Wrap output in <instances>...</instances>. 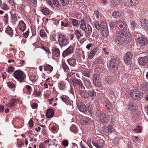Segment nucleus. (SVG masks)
I'll use <instances>...</instances> for the list:
<instances>
[{
    "label": "nucleus",
    "mask_w": 148,
    "mask_h": 148,
    "mask_svg": "<svg viewBox=\"0 0 148 148\" xmlns=\"http://www.w3.org/2000/svg\"><path fill=\"white\" fill-rule=\"evenodd\" d=\"M126 32H122L121 31H117L116 33V36L115 37V41L116 44L122 45L125 42L126 37L125 35Z\"/></svg>",
    "instance_id": "obj_1"
},
{
    "label": "nucleus",
    "mask_w": 148,
    "mask_h": 148,
    "mask_svg": "<svg viewBox=\"0 0 148 148\" xmlns=\"http://www.w3.org/2000/svg\"><path fill=\"white\" fill-rule=\"evenodd\" d=\"M120 62V60L118 58H112L109 67L110 71L113 73L115 72L118 69Z\"/></svg>",
    "instance_id": "obj_2"
},
{
    "label": "nucleus",
    "mask_w": 148,
    "mask_h": 148,
    "mask_svg": "<svg viewBox=\"0 0 148 148\" xmlns=\"http://www.w3.org/2000/svg\"><path fill=\"white\" fill-rule=\"evenodd\" d=\"M116 27L119 29H121L123 32H126L127 29V25L123 21L119 20L115 23Z\"/></svg>",
    "instance_id": "obj_3"
},
{
    "label": "nucleus",
    "mask_w": 148,
    "mask_h": 148,
    "mask_svg": "<svg viewBox=\"0 0 148 148\" xmlns=\"http://www.w3.org/2000/svg\"><path fill=\"white\" fill-rule=\"evenodd\" d=\"M24 73L20 71H16L13 73L14 77L20 82H22L24 80L25 77Z\"/></svg>",
    "instance_id": "obj_4"
},
{
    "label": "nucleus",
    "mask_w": 148,
    "mask_h": 148,
    "mask_svg": "<svg viewBox=\"0 0 148 148\" xmlns=\"http://www.w3.org/2000/svg\"><path fill=\"white\" fill-rule=\"evenodd\" d=\"M58 36V42L60 45L65 46L68 44L69 42L66 35L62 34H59Z\"/></svg>",
    "instance_id": "obj_5"
},
{
    "label": "nucleus",
    "mask_w": 148,
    "mask_h": 148,
    "mask_svg": "<svg viewBox=\"0 0 148 148\" xmlns=\"http://www.w3.org/2000/svg\"><path fill=\"white\" fill-rule=\"evenodd\" d=\"M130 95L134 99H138L142 98L143 97V94L140 93L138 91L136 90H132L130 92Z\"/></svg>",
    "instance_id": "obj_6"
},
{
    "label": "nucleus",
    "mask_w": 148,
    "mask_h": 148,
    "mask_svg": "<svg viewBox=\"0 0 148 148\" xmlns=\"http://www.w3.org/2000/svg\"><path fill=\"white\" fill-rule=\"evenodd\" d=\"M71 80L74 85L76 86H77L80 89L83 88L84 90H85V88L84 86L83 83L80 79H78L76 78H72L70 80Z\"/></svg>",
    "instance_id": "obj_7"
},
{
    "label": "nucleus",
    "mask_w": 148,
    "mask_h": 148,
    "mask_svg": "<svg viewBox=\"0 0 148 148\" xmlns=\"http://www.w3.org/2000/svg\"><path fill=\"white\" fill-rule=\"evenodd\" d=\"M136 42L138 46L143 47L146 45L148 42L145 38L144 37H138L136 40Z\"/></svg>",
    "instance_id": "obj_8"
},
{
    "label": "nucleus",
    "mask_w": 148,
    "mask_h": 148,
    "mask_svg": "<svg viewBox=\"0 0 148 148\" xmlns=\"http://www.w3.org/2000/svg\"><path fill=\"white\" fill-rule=\"evenodd\" d=\"M77 107L79 110L81 112L85 113L87 112V108L84 104L80 101L76 102Z\"/></svg>",
    "instance_id": "obj_9"
},
{
    "label": "nucleus",
    "mask_w": 148,
    "mask_h": 148,
    "mask_svg": "<svg viewBox=\"0 0 148 148\" xmlns=\"http://www.w3.org/2000/svg\"><path fill=\"white\" fill-rule=\"evenodd\" d=\"M101 78L99 75L95 74L93 75V80L94 85L97 87H100L101 86Z\"/></svg>",
    "instance_id": "obj_10"
},
{
    "label": "nucleus",
    "mask_w": 148,
    "mask_h": 148,
    "mask_svg": "<svg viewBox=\"0 0 148 148\" xmlns=\"http://www.w3.org/2000/svg\"><path fill=\"white\" fill-rule=\"evenodd\" d=\"M128 109L132 112H134L137 109L136 102L133 100L130 101L128 104Z\"/></svg>",
    "instance_id": "obj_11"
},
{
    "label": "nucleus",
    "mask_w": 148,
    "mask_h": 148,
    "mask_svg": "<svg viewBox=\"0 0 148 148\" xmlns=\"http://www.w3.org/2000/svg\"><path fill=\"white\" fill-rule=\"evenodd\" d=\"M132 53L130 52L126 53L124 56V61L126 64H129L131 63V59L133 56Z\"/></svg>",
    "instance_id": "obj_12"
},
{
    "label": "nucleus",
    "mask_w": 148,
    "mask_h": 148,
    "mask_svg": "<svg viewBox=\"0 0 148 148\" xmlns=\"http://www.w3.org/2000/svg\"><path fill=\"white\" fill-rule=\"evenodd\" d=\"M92 143L97 148H102L104 145V141L102 139H99L96 141H92Z\"/></svg>",
    "instance_id": "obj_13"
},
{
    "label": "nucleus",
    "mask_w": 148,
    "mask_h": 148,
    "mask_svg": "<svg viewBox=\"0 0 148 148\" xmlns=\"http://www.w3.org/2000/svg\"><path fill=\"white\" fill-rule=\"evenodd\" d=\"M74 48L72 46H71L65 50L62 54V56L63 57L69 56L72 53L74 50Z\"/></svg>",
    "instance_id": "obj_14"
},
{
    "label": "nucleus",
    "mask_w": 148,
    "mask_h": 148,
    "mask_svg": "<svg viewBox=\"0 0 148 148\" xmlns=\"http://www.w3.org/2000/svg\"><path fill=\"white\" fill-rule=\"evenodd\" d=\"M138 60L140 65L144 66L148 62V57H140L138 58Z\"/></svg>",
    "instance_id": "obj_15"
},
{
    "label": "nucleus",
    "mask_w": 148,
    "mask_h": 148,
    "mask_svg": "<svg viewBox=\"0 0 148 148\" xmlns=\"http://www.w3.org/2000/svg\"><path fill=\"white\" fill-rule=\"evenodd\" d=\"M98 119L101 122L104 123L108 122L110 120L109 116L105 114H102Z\"/></svg>",
    "instance_id": "obj_16"
},
{
    "label": "nucleus",
    "mask_w": 148,
    "mask_h": 148,
    "mask_svg": "<svg viewBox=\"0 0 148 148\" xmlns=\"http://www.w3.org/2000/svg\"><path fill=\"white\" fill-rule=\"evenodd\" d=\"M87 98L89 97L92 99L94 97L96 96V92L94 91L92 88H89L87 91Z\"/></svg>",
    "instance_id": "obj_17"
},
{
    "label": "nucleus",
    "mask_w": 148,
    "mask_h": 148,
    "mask_svg": "<svg viewBox=\"0 0 148 148\" xmlns=\"http://www.w3.org/2000/svg\"><path fill=\"white\" fill-rule=\"evenodd\" d=\"M92 32V29L91 26L89 24H88L86 28L85 32V36L87 38H90Z\"/></svg>",
    "instance_id": "obj_18"
},
{
    "label": "nucleus",
    "mask_w": 148,
    "mask_h": 148,
    "mask_svg": "<svg viewBox=\"0 0 148 148\" xmlns=\"http://www.w3.org/2000/svg\"><path fill=\"white\" fill-rule=\"evenodd\" d=\"M79 144L81 148H88L87 145L90 148H93L90 143L88 142L87 143L84 140L80 142Z\"/></svg>",
    "instance_id": "obj_19"
},
{
    "label": "nucleus",
    "mask_w": 148,
    "mask_h": 148,
    "mask_svg": "<svg viewBox=\"0 0 148 148\" xmlns=\"http://www.w3.org/2000/svg\"><path fill=\"white\" fill-rule=\"evenodd\" d=\"M141 26L148 31V21L146 19H142L140 21Z\"/></svg>",
    "instance_id": "obj_20"
},
{
    "label": "nucleus",
    "mask_w": 148,
    "mask_h": 148,
    "mask_svg": "<svg viewBox=\"0 0 148 148\" xmlns=\"http://www.w3.org/2000/svg\"><path fill=\"white\" fill-rule=\"evenodd\" d=\"M54 113V112L53 109H49L46 113V116L48 118H51L53 116Z\"/></svg>",
    "instance_id": "obj_21"
},
{
    "label": "nucleus",
    "mask_w": 148,
    "mask_h": 148,
    "mask_svg": "<svg viewBox=\"0 0 148 148\" xmlns=\"http://www.w3.org/2000/svg\"><path fill=\"white\" fill-rule=\"evenodd\" d=\"M105 106L108 109L110 112L112 109L113 108L112 103L109 101H105Z\"/></svg>",
    "instance_id": "obj_22"
},
{
    "label": "nucleus",
    "mask_w": 148,
    "mask_h": 148,
    "mask_svg": "<svg viewBox=\"0 0 148 148\" xmlns=\"http://www.w3.org/2000/svg\"><path fill=\"white\" fill-rule=\"evenodd\" d=\"M67 61L69 65L72 66H74L76 64V60L74 58L68 59Z\"/></svg>",
    "instance_id": "obj_23"
},
{
    "label": "nucleus",
    "mask_w": 148,
    "mask_h": 148,
    "mask_svg": "<svg viewBox=\"0 0 148 148\" xmlns=\"http://www.w3.org/2000/svg\"><path fill=\"white\" fill-rule=\"evenodd\" d=\"M18 27L21 30L23 31L26 28V25L23 21H21L19 22Z\"/></svg>",
    "instance_id": "obj_24"
},
{
    "label": "nucleus",
    "mask_w": 148,
    "mask_h": 148,
    "mask_svg": "<svg viewBox=\"0 0 148 148\" xmlns=\"http://www.w3.org/2000/svg\"><path fill=\"white\" fill-rule=\"evenodd\" d=\"M95 112L96 116L98 118L103 114L101 111L99 106H97L96 107L95 110Z\"/></svg>",
    "instance_id": "obj_25"
},
{
    "label": "nucleus",
    "mask_w": 148,
    "mask_h": 148,
    "mask_svg": "<svg viewBox=\"0 0 148 148\" xmlns=\"http://www.w3.org/2000/svg\"><path fill=\"white\" fill-rule=\"evenodd\" d=\"M79 23L80 24V28L82 30L85 31L86 27L84 21L83 19L79 21Z\"/></svg>",
    "instance_id": "obj_26"
},
{
    "label": "nucleus",
    "mask_w": 148,
    "mask_h": 148,
    "mask_svg": "<svg viewBox=\"0 0 148 148\" xmlns=\"http://www.w3.org/2000/svg\"><path fill=\"white\" fill-rule=\"evenodd\" d=\"M113 130L112 126L110 125L105 128L104 129V132L105 133H111Z\"/></svg>",
    "instance_id": "obj_27"
},
{
    "label": "nucleus",
    "mask_w": 148,
    "mask_h": 148,
    "mask_svg": "<svg viewBox=\"0 0 148 148\" xmlns=\"http://www.w3.org/2000/svg\"><path fill=\"white\" fill-rule=\"evenodd\" d=\"M78 92L82 97L84 99L87 98L86 90H79Z\"/></svg>",
    "instance_id": "obj_28"
},
{
    "label": "nucleus",
    "mask_w": 148,
    "mask_h": 148,
    "mask_svg": "<svg viewBox=\"0 0 148 148\" xmlns=\"http://www.w3.org/2000/svg\"><path fill=\"white\" fill-rule=\"evenodd\" d=\"M89 121L88 118H83L80 120V122L82 125H87L89 123Z\"/></svg>",
    "instance_id": "obj_29"
},
{
    "label": "nucleus",
    "mask_w": 148,
    "mask_h": 148,
    "mask_svg": "<svg viewBox=\"0 0 148 148\" xmlns=\"http://www.w3.org/2000/svg\"><path fill=\"white\" fill-rule=\"evenodd\" d=\"M10 13L11 14V19L12 22L15 23L17 21V14L15 13H13L10 12Z\"/></svg>",
    "instance_id": "obj_30"
},
{
    "label": "nucleus",
    "mask_w": 148,
    "mask_h": 148,
    "mask_svg": "<svg viewBox=\"0 0 148 148\" xmlns=\"http://www.w3.org/2000/svg\"><path fill=\"white\" fill-rule=\"evenodd\" d=\"M113 80L112 77L109 76H107L106 77L104 81L106 83L109 84L113 82Z\"/></svg>",
    "instance_id": "obj_31"
},
{
    "label": "nucleus",
    "mask_w": 148,
    "mask_h": 148,
    "mask_svg": "<svg viewBox=\"0 0 148 148\" xmlns=\"http://www.w3.org/2000/svg\"><path fill=\"white\" fill-rule=\"evenodd\" d=\"M52 53L56 57H58L60 55V51L58 48H53L52 49Z\"/></svg>",
    "instance_id": "obj_32"
},
{
    "label": "nucleus",
    "mask_w": 148,
    "mask_h": 148,
    "mask_svg": "<svg viewBox=\"0 0 148 148\" xmlns=\"http://www.w3.org/2000/svg\"><path fill=\"white\" fill-rule=\"evenodd\" d=\"M75 34L77 39H79L81 36L83 35V33L81 30L77 29L75 31Z\"/></svg>",
    "instance_id": "obj_33"
},
{
    "label": "nucleus",
    "mask_w": 148,
    "mask_h": 148,
    "mask_svg": "<svg viewBox=\"0 0 148 148\" xmlns=\"http://www.w3.org/2000/svg\"><path fill=\"white\" fill-rule=\"evenodd\" d=\"M97 51V48H95L91 52L88 56L89 59H91L93 56L95 55L96 52Z\"/></svg>",
    "instance_id": "obj_34"
},
{
    "label": "nucleus",
    "mask_w": 148,
    "mask_h": 148,
    "mask_svg": "<svg viewBox=\"0 0 148 148\" xmlns=\"http://www.w3.org/2000/svg\"><path fill=\"white\" fill-rule=\"evenodd\" d=\"M62 67L65 72H67L69 68L65 62H62Z\"/></svg>",
    "instance_id": "obj_35"
},
{
    "label": "nucleus",
    "mask_w": 148,
    "mask_h": 148,
    "mask_svg": "<svg viewBox=\"0 0 148 148\" xmlns=\"http://www.w3.org/2000/svg\"><path fill=\"white\" fill-rule=\"evenodd\" d=\"M84 83L85 85L86 88L89 89V88H92L91 87V83L89 80L85 79L84 81Z\"/></svg>",
    "instance_id": "obj_36"
},
{
    "label": "nucleus",
    "mask_w": 148,
    "mask_h": 148,
    "mask_svg": "<svg viewBox=\"0 0 148 148\" xmlns=\"http://www.w3.org/2000/svg\"><path fill=\"white\" fill-rule=\"evenodd\" d=\"M123 3L124 5L127 7H130L132 6L131 0H123Z\"/></svg>",
    "instance_id": "obj_37"
},
{
    "label": "nucleus",
    "mask_w": 148,
    "mask_h": 148,
    "mask_svg": "<svg viewBox=\"0 0 148 148\" xmlns=\"http://www.w3.org/2000/svg\"><path fill=\"white\" fill-rule=\"evenodd\" d=\"M108 29H101V34L103 37H106L108 35Z\"/></svg>",
    "instance_id": "obj_38"
},
{
    "label": "nucleus",
    "mask_w": 148,
    "mask_h": 148,
    "mask_svg": "<svg viewBox=\"0 0 148 148\" xmlns=\"http://www.w3.org/2000/svg\"><path fill=\"white\" fill-rule=\"evenodd\" d=\"M41 11L45 15H48L50 13L48 9L46 7L42 9Z\"/></svg>",
    "instance_id": "obj_39"
},
{
    "label": "nucleus",
    "mask_w": 148,
    "mask_h": 148,
    "mask_svg": "<svg viewBox=\"0 0 148 148\" xmlns=\"http://www.w3.org/2000/svg\"><path fill=\"white\" fill-rule=\"evenodd\" d=\"M122 12L119 11H115L112 13V16L114 18H117L121 15Z\"/></svg>",
    "instance_id": "obj_40"
},
{
    "label": "nucleus",
    "mask_w": 148,
    "mask_h": 148,
    "mask_svg": "<svg viewBox=\"0 0 148 148\" xmlns=\"http://www.w3.org/2000/svg\"><path fill=\"white\" fill-rule=\"evenodd\" d=\"M95 27L97 29H99L101 28V22L98 21H96L94 24Z\"/></svg>",
    "instance_id": "obj_41"
},
{
    "label": "nucleus",
    "mask_w": 148,
    "mask_h": 148,
    "mask_svg": "<svg viewBox=\"0 0 148 148\" xmlns=\"http://www.w3.org/2000/svg\"><path fill=\"white\" fill-rule=\"evenodd\" d=\"M73 24V25L75 27L78 26V21L76 19L71 18L69 20Z\"/></svg>",
    "instance_id": "obj_42"
},
{
    "label": "nucleus",
    "mask_w": 148,
    "mask_h": 148,
    "mask_svg": "<svg viewBox=\"0 0 148 148\" xmlns=\"http://www.w3.org/2000/svg\"><path fill=\"white\" fill-rule=\"evenodd\" d=\"M103 69L100 66L96 67L94 70V71L97 73H100L102 72Z\"/></svg>",
    "instance_id": "obj_43"
},
{
    "label": "nucleus",
    "mask_w": 148,
    "mask_h": 148,
    "mask_svg": "<svg viewBox=\"0 0 148 148\" xmlns=\"http://www.w3.org/2000/svg\"><path fill=\"white\" fill-rule=\"evenodd\" d=\"M101 29H108L107 25L106 22L102 21L101 22Z\"/></svg>",
    "instance_id": "obj_44"
},
{
    "label": "nucleus",
    "mask_w": 148,
    "mask_h": 148,
    "mask_svg": "<svg viewBox=\"0 0 148 148\" xmlns=\"http://www.w3.org/2000/svg\"><path fill=\"white\" fill-rule=\"evenodd\" d=\"M16 100L15 99H12L10 100L8 104V106L10 107H12L14 105L15 103L16 102Z\"/></svg>",
    "instance_id": "obj_45"
},
{
    "label": "nucleus",
    "mask_w": 148,
    "mask_h": 148,
    "mask_svg": "<svg viewBox=\"0 0 148 148\" xmlns=\"http://www.w3.org/2000/svg\"><path fill=\"white\" fill-rule=\"evenodd\" d=\"M58 86L60 89L63 90L65 87V84L64 82H60L58 83Z\"/></svg>",
    "instance_id": "obj_46"
},
{
    "label": "nucleus",
    "mask_w": 148,
    "mask_h": 148,
    "mask_svg": "<svg viewBox=\"0 0 148 148\" xmlns=\"http://www.w3.org/2000/svg\"><path fill=\"white\" fill-rule=\"evenodd\" d=\"M44 69L45 71H48L51 72L53 70V68L51 66L48 65L45 66Z\"/></svg>",
    "instance_id": "obj_47"
},
{
    "label": "nucleus",
    "mask_w": 148,
    "mask_h": 148,
    "mask_svg": "<svg viewBox=\"0 0 148 148\" xmlns=\"http://www.w3.org/2000/svg\"><path fill=\"white\" fill-rule=\"evenodd\" d=\"M142 130V128L140 126H137L136 128L134 129V132L140 133L141 132Z\"/></svg>",
    "instance_id": "obj_48"
},
{
    "label": "nucleus",
    "mask_w": 148,
    "mask_h": 148,
    "mask_svg": "<svg viewBox=\"0 0 148 148\" xmlns=\"http://www.w3.org/2000/svg\"><path fill=\"white\" fill-rule=\"evenodd\" d=\"M12 28L9 26H8L7 28L5 30V32L7 33L10 35H12Z\"/></svg>",
    "instance_id": "obj_49"
},
{
    "label": "nucleus",
    "mask_w": 148,
    "mask_h": 148,
    "mask_svg": "<svg viewBox=\"0 0 148 148\" xmlns=\"http://www.w3.org/2000/svg\"><path fill=\"white\" fill-rule=\"evenodd\" d=\"M60 98L64 102L67 104L68 105L70 103L69 102V101L67 97H64V96H62L60 97Z\"/></svg>",
    "instance_id": "obj_50"
},
{
    "label": "nucleus",
    "mask_w": 148,
    "mask_h": 148,
    "mask_svg": "<svg viewBox=\"0 0 148 148\" xmlns=\"http://www.w3.org/2000/svg\"><path fill=\"white\" fill-rule=\"evenodd\" d=\"M40 35L41 37H44L46 36L47 34L45 32L44 30L42 29L40 30Z\"/></svg>",
    "instance_id": "obj_51"
},
{
    "label": "nucleus",
    "mask_w": 148,
    "mask_h": 148,
    "mask_svg": "<svg viewBox=\"0 0 148 148\" xmlns=\"http://www.w3.org/2000/svg\"><path fill=\"white\" fill-rule=\"evenodd\" d=\"M131 28L132 30H134L137 27L136 23L134 21H132L131 23Z\"/></svg>",
    "instance_id": "obj_52"
},
{
    "label": "nucleus",
    "mask_w": 148,
    "mask_h": 148,
    "mask_svg": "<svg viewBox=\"0 0 148 148\" xmlns=\"http://www.w3.org/2000/svg\"><path fill=\"white\" fill-rule=\"evenodd\" d=\"M60 1L63 6L66 5L69 2V0H60Z\"/></svg>",
    "instance_id": "obj_53"
},
{
    "label": "nucleus",
    "mask_w": 148,
    "mask_h": 148,
    "mask_svg": "<svg viewBox=\"0 0 148 148\" xmlns=\"http://www.w3.org/2000/svg\"><path fill=\"white\" fill-rule=\"evenodd\" d=\"M112 3L114 5H119V3L120 2L119 1H117L116 0H111Z\"/></svg>",
    "instance_id": "obj_54"
},
{
    "label": "nucleus",
    "mask_w": 148,
    "mask_h": 148,
    "mask_svg": "<svg viewBox=\"0 0 148 148\" xmlns=\"http://www.w3.org/2000/svg\"><path fill=\"white\" fill-rule=\"evenodd\" d=\"M143 89L145 90H148V83H144L142 85Z\"/></svg>",
    "instance_id": "obj_55"
},
{
    "label": "nucleus",
    "mask_w": 148,
    "mask_h": 148,
    "mask_svg": "<svg viewBox=\"0 0 148 148\" xmlns=\"http://www.w3.org/2000/svg\"><path fill=\"white\" fill-rule=\"evenodd\" d=\"M8 8V5L5 3H3L1 6V8L5 10H7L9 8Z\"/></svg>",
    "instance_id": "obj_56"
},
{
    "label": "nucleus",
    "mask_w": 148,
    "mask_h": 148,
    "mask_svg": "<svg viewBox=\"0 0 148 148\" xmlns=\"http://www.w3.org/2000/svg\"><path fill=\"white\" fill-rule=\"evenodd\" d=\"M29 2L30 4H33V5L35 6L36 5L37 3V0H29Z\"/></svg>",
    "instance_id": "obj_57"
},
{
    "label": "nucleus",
    "mask_w": 148,
    "mask_h": 148,
    "mask_svg": "<svg viewBox=\"0 0 148 148\" xmlns=\"http://www.w3.org/2000/svg\"><path fill=\"white\" fill-rule=\"evenodd\" d=\"M53 0H46V1L49 5L52 7L53 6Z\"/></svg>",
    "instance_id": "obj_58"
},
{
    "label": "nucleus",
    "mask_w": 148,
    "mask_h": 148,
    "mask_svg": "<svg viewBox=\"0 0 148 148\" xmlns=\"http://www.w3.org/2000/svg\"><path fill=\"white\" fill-rule=\"evenodd\" d=\"M8 86L10 88H12L14 87V84L10 82H8Z\"/></svg>",
    "instance_id": "obj_59"
},
{
    "label": "nucleus",
    "mask_w": 148,
    "mask_h": 148,
    "mask_svg": "<svg viewBox=\"0 0 148 148\" xmlns=\"http://www.w3.org/2000/svg\"><path fill=\"white\" fill-rule=\"evenodd\" d=\"M53 3L54 5H56L58 8H59L60 7L58 0H53Z\"/></svg>",
    "instance_id": "obj_60"
},
{
    "label": "nucleus",
    "mask_w": 148,
    "mask_h": 148,
    "mask_svg": "<svg viewBox=\"0 0 148 148\" xmlns=\"http://www.w3.org/2000/svg\"><path fill=\"white\" fill-rule=\"evenodd\" d=\"M8 15L7 14H5L4 16L3 20L5 22L6 24H7V23L8 22Z\"/></svg>",
    "instance_id": "obj_61"
},
{
    "label": "nucleus",
    "mask_w": 148,
    "mask_h": 148,
    "mask_svg": "<svg viewBox=\"0 0 148 148\" xmlns=\"http://www.w3.org/2000/svg\"><path fill=\"white\" fill-rule=\"evenodd\" d=\"M14 68L12 66H10L8 69V72L9 73H12L14 71Z\"/></svg>",
    "instance_id": "obj_62"
},
{
    "label": "nucleus",
    "mask_w": 148,
    "mask_h": 148,
    "mask_svg": "<svg viewBox=\"0 0 148 148\" xmlns=\"http://www.w3.org/2000/svg\"><path fill=\"white\" fill-rule=\"evenodd\" d=\"M131 2L132 3V5H135L139 2V0H131Z\"/></svg>",
    "instance_id": "obj_63"
},
{
    "label": "nucleus",
    "mask_w": 148,
    "mask_h": 148,
    "mask_svg": "<svg viewBox=\"0 0 148 148\" xmlns=\"http://www.w3.org/2000/svg\"><path fill=\"white\" fill-rule=\"evenodd\" d=\"M28 31L29 30L23 34V36L24 38H26L27 37L29 33Z\"/></svg>",
    "instance_id": "obj_64"
}]
</instances>
